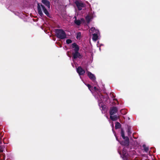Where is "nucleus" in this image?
I'll use <instances>...</instances> for the list:
<instances>
[{
    "mask_svg": "<svg viewBox=\"0 0 160 160\" xmlns=\"http://www.w3.org/2000/svg\"><path fill=\"white\" fill-rule=\"evenodd\" d=\"M41 7L42 8L43 12L46 15V16L48 17L51 18V15L45 6L42 4H40V3H38L37 4V9L38 13L39 15L41 17H44V15L42 12Z\"/></svg>",
    "mask_w": 160,
    "mask_h": 160,
    "instance_id": "nucleus-1",
    "label": "nucleus"
},
{
    "mask_svg": "<svg viewBox=\"0 0 160 160\" xmlns=\"http://www.w3.org/2000/svg\"><path fill=\"white\" fill-rule=\"evenodd\" d=\"M118 111V108L116 107H111L109 111L110 115H114Z\"/></svg>",
    "mask_w": 160,
    "mask_h": 160,
    "instance_id": "nucleus-7",
    "label": "nucleus"
},
{
    "mask_svg": "<svg viewBox=\"0 0 160 160\" xmlns=\"http://www.w3.org/2000/svg\"><path fill=\"white\" fill-rule=\"evenodd\" d=\"M86 20L87 21V22L88 23H89L90 21V18L89 15H87L86 17Z\"/></svg>",
    "mask_w": 160,
    "mask_h": 160,
    "instance_id": "nucleus-21",
    "label": "nucleus"
},
{
    "mask_svg": "<svg viewBox=\"0 0 160 160\" xmlns=\"http://www.w3.org/2000/svg\"><path fill=\"white\" fill-rule=\"evenodd\" d=\"M81 36V33L80 32H78L77 33L76 38L78 39H79Z\"/></svg>",
    "mask_w": 160,
    "mask_h": 160,
    "instance_id": "nucleus-20",
    "label": "nucleus"
},
{
    "mask_svg": "<svg viewBox=\"0 0 160 160\" xmlns=\"http://www.w3.org/2000/svg\"><path fill=\"white\" fill-rule=\"evenodd\" d=\"M98 34H95L94 33H93V34H92L93 36V37L92 38V39L93 41H96L98 38Z\"/></svg>",
    "mask_w": 160,
    "mask_h": 160,
    "instance_id": "nucleus-14",
    "label": "nucleus"
},
{
    "mask_svg": "<svg viewBox=\"0 0 160 160\" xmlns=\"http://www.w3.org/2000/svg\"><path fill=\"white\" fill-rule=\"evenodd\" d=\"M1 138H0V143H1Z\"/></svg>",
    "mask_w": 160,
    "mask_h": 160,
    "instance_id": "nucleus-25",
    "label": "nucleus"
},
{
    "mask_svg": "<svg viewBox=\"0 0 160 160\" xmlns=\"http://www.w3.org/2000/svg\"><path fill=\"white\" fill-rule=\"evenodd\" d=\"M72 48H74V50L75 51L74 53H73L72 60L78 58H81L82 57L80 54L78 52L79 50V47L75 43H73L72 44Z\"/></svg>",
    "mask_w": 160,
    "mask_h": 160,
    "instance_id": "nucleus-2",
    "label": "nucleus"
},
{
    "mask_svg": "<svg viewBox=\"0 0 160 160\" xmlns=\"http://www.w3.org/2000/svg\"><path fill=\"white\" fill-rule=\"evenodd\" d=\"M88 76L93 82H95L96 80V77L95 75L91 72H88Z\"/></svg>",
    "mask_w": 160,
    "mask_h": 160,
    "instance_id": "nucleus-10",
    "label": "nucleus"
},
{
    "mask_svg": "<svg viewBox=\"0 0 160 160\" xmlns=\"http://www.w3.org/2000/svg\"><path fill=\"white\" fill-rule=\"evenodd\" d=\"M94 89L95 91H97L98 90V89L96 87H94L93 88Z\"/></svg>",
    "mask_w": 160,
    "mask_h": 160,
    "instance_id": "nucleus-24",
    "label": "nucleus"
},
{
    "mask_svg": "<svg viewBox=\"0 0 160 160\" xmlns=\"http://www.w3.org/2000/svg\"><path fill=\"white\" fill-rule=\"evenodd\" d=\"M77 72L80 75H83L85 73V70L81 67H78L77 69Z\"/></svg>",
    "mask_w": 160,
    "mask_h": 160,
    "instance_id": "nucleus-8",
    "label": "nucleus"
},
{
    "mask_svg": "<svg viewBox=\"0 0 160 160\" xmlns=\"http://www.w3.org/2000/svg\"><path fill=\"white\" fill-rule=\"evenodd\" d=\"M55 32L56 37L59 39H63L66 38V33L62 29H55Z\"/></svg>",
    "mask_w": 160,
    "mask_h": 160,
    "instance_id": "nucleus-3",
    "label": "nucleus"
},
{
    "mask_svg": "<svg viewBox=\"0 0 160 160\" xmlns=\"http://www.w3.org/2000/svg\"><path fill=\"white\" fill-rule=\"evenodd\" d=\"M121 125L118 122H116L115 123V127L116 129H119L121 128Z\"/></svg>",
    "mask_w": 160,
    "mask_h": 160,
    "instance_id": "nucleus-16",
    "label": "nucleus"
},
{
    "mask_svg": "<svg viewBox=\"0 0 160 160\" xmlns=\"http://www.w3.org/2000/svg\"><path fill=\"white\" fill-rule=\"evenodd\" d=\"M110 118L111 120L114 121L117 120L119 118V117L116 115L114 116L110 115Z\"/></svg>",
    "mask_w": 160,
    "mask_h": 160,
    "instance_id": "nucleus-13",
    "label": "nucleus"
},
{
    "mask_svg": "<svg viewBox=\"0 0 160 160\" xmlns=\"http://www.w3.org/2000/svg\"><path fill=\"white\" fill-rule=\"evenodd\" d=\"M75 23L77 25H79L81 24V22L79 20L75 19L74 21Z\"/></svg>",
    "mask_w": 160,
    "mask_h": 160,
    "instance_id": "nucleus-18",
    "label": "nucleus"
},
{
    "mask_svg": "<svg viewBox=\"0 0 160 160\" xmlns=\"http://www.w3.org/2000/svg\"><path fill=\"white\" fill-rule=\"evenodd\" d=\"M142 147L143 148V149L145 152H148V151L149 148L148 147H147L146 145H145V144L143 145Z\"/></svg>",
    "mask_w": 160,
    "mask_h": 160,
    "instance_id": "nucleus-19",
    "label": "nucleus"
},
{
    "mask_svg": "<svg viewBox=\"0 0 160 160\" xmlns=\"http://www.w3.org/2000/svg\"><path fill=\"white\" fill-rule=\"evenodd\" d=\"M123 109H122V110H121L120 111V112H122V111H123Z\"/></svg>",
    "mask_w": 160,
    "mask_h": 160,
    "instance_id": "nucleus-27",
    "label": "nucleus"
},
{
    "mask_svg": "<svg viewBox=\"0 0 160 160\" xmlns=\"http://www.w3.org/2000/svg\"><path fill=\"white\" fill-rule=\"evenodd\" d=\"M75 3L79 11L82 10V8L85 7V5L83 3L78 1H76Z\"/></svg>",
    "mask_w": 160,
    "mask_h": 160,
    "instance_id": "nucleus-5",
    "label": "nucleus"
},
{
    "mask_svg": "<svg viewBox=\"0 0 160 160\" xmlns=\"http://www.w3.org/2000/svg\"><path fill=\"white\" fill-rule=\"evenodd\" d=\"M66 42L68 44H69L72 42V41L71 39H68L66 40Z\"/></svg>",
    "mask_w": 160,
    "mask_h": 160,
    "instance_id": "nucleus-22",
    "label": "nucleus"
},
{
    "mask_svg": "<svg viewBox=\"0 0 160 160\" xmlns=\"http://www.w3.org/2000/svg\"><path fill=\"white\" fill-rule=\"evenodd\" d=\"M131 127L130 126H128L127 132L128 136L130 135L132 133L131 131Z\"/></svg>",
    "mask_w": 160,
    "mask_h": 160,
    "instance_id": "nucleus-15",
    "label": "nucleus"
},
{
    "mask_svg": "<svg viewBox=\"0 0 160 160\" xmlns=\"http://www.w3.org/2000/svg\"><path fill=\"white\" fill-rule=\"evenodd\" d=\"M86 85L87 86V87H88V89H89V90L90 91H91V90H92V89H91V88H92V86L89 84H87Z\"/></svg>",
    "mask_w": 160,
    "mask_h": 160,
    "instance_id": "nucleus-23",
    "label": "nucleus"
},
{
    "mask_svg": "<svg viewBox=\"0 0 160 160\" xmlns=\"http://www.w3.org/2000/svg\"><path fill=\"white\" fill-rule=\"evenodd\" d=\"M0 152H3V150H2L0 149Z\"/></svg>",
    "mask_w": 160,
    "mask_h": 160,
    "instance_id": "nucleus-26",
    "label": "nucleus"
},
{
    "mask_svg": "<svg viewBox=\"0 0 160 160\" xmlns=\"http://www.w3.org/2000/svg\"><path fill=\"white\" fill-rule=\"evenodd\" d=\"M113 100H117V99H115H115H113Z\"/></svg>",
    "mask_w": 160,
    "mask_h": 160,
    "instance_id": "nucleus-28",
    "label": "nucleus"
},
{
    "mask_svg": "<svg viewBox=\"0 0 160 160\" xmlns=\"http://www.w3.org/2000/svg\"><path fill=\"white\" fill-rule=\"evenodd\" d=\"M42 2L49 9L50 8V2L48 0H42Z\"/></svg>",
    "mask_w": 160,
    "mask_h": 160,
    "instance_id": "nucleus-11",
    "label": "nucleus"
},
{
    "mask_svg": "<svg viewBox=\"0 0 160 160\" xmlns=\"http://www.w3.org/2000/svg\"><path fill=\"white\" fill-rule=\"evenodd\" d=\"M116 139L123 146L127 148H129V140L128 137H126V138L124 139V140L122 141H119L117 138H116Z\"/></svg>",
    "mask_w": 160,
    "mask_h": 160,
    "instance_id": "nucleus-4",
    "label": "nucleus"
},
{
    "mask_svg": "<svg viewBox=\"0 0 160 160\" xmlns=\"http://www.w3.org/2000/svg\"><path fill=\"white\" fill-rule=\"evenodd\" d=\"M122 157L124 160H128L129 159V155L125 151H123Z\"/></svg>",
    "mask_w": 160,
    "mask_h": 160,
    "instance_id": "nucleus-9",
    "label": "nucleus"
},
{
    "mask_svg": "<svg viewBox=\"0 0 160 160\" xmlns=\"http://www.w3.org/2000/svg\"><path fill=\"white\" fill-rule=\"evenodd\" d=\"M121 134L122 137L123 139L126 138V137H125V136L124 131L122 129L121 130Z\"/></svg>",
    "mask_w": 160,
    "mask_h": 160,
    "instance_id": "nucleus-17",
    "label": "nucleus"
},
{
    "mask_svg": "<svg viewBox=\"0 0 160 160\" xmlns=\"http://www.w3.org/2000/svg\"><path fill=\"white\" fill-rule=\"evenodd\" d=\"M100 98L101 99V101H100L98 102V105L99 106H101L103 108V106L102 105V98L103 99V101H107L108 98V97L107 96H104L102 95L101 94V95L100 96Z\"/></svg>",
    "mask_w": 160,
    "mask_h": 160,
    "instance_id": "nucleus-6",
    "label": "nucleus"
},
{
    "mask_svg": "<svg viewBox=\"0 0 160 160\" xmlns=\"http://www.w3.org/2000/svg\"><path fill=\"white\" fill-rule=\"evenodd\" d=\"M90 30L91 31V33L93 34V33H94L95 34H98L99 32L98 30L95 29L94 27L92 28Z\"/></svg>",
    "mask_w": 160,
    "mask_h": 160,
    "instance_id": "nucleus-12",
    "label": "nucleus"
},
{
    "mask_svg": "<svg viewBox=\"0 0 160 160\" xmlns=\"http://www.w3.org/2000/svg\"><path fill=\"white\" fill-rule=\"evenodd\" d=\"M112 96H113V97H114V95H113V94H112Z\"/></svg>",
    "mask_w": 160,
    "mask_h": 160,
    "instance_id": "nucleus-29",
    "label": "nucleus"
}]
</instances>
